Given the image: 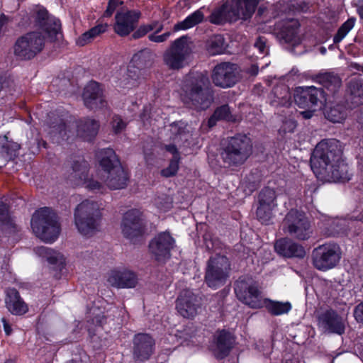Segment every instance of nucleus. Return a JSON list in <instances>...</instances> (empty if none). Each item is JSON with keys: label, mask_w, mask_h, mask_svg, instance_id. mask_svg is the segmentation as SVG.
I'll list each match as a JSON object with an SVG mask.
<instances>
[{"label": "nucleus", "mask_w": 363, "mask_h": 363, "mask_svg": "<svg viewBox=\"0 0 363 363\" xmlns=\"http://www.w3.org/2000/svg\"><path fill=\"white\" fill-rule=\"evenodd\" d=\"M341 143L336 139L323 140L317 144L311 157V167L316 177L329 182L350 180L349 167L342 160Z\"/></svg>", "instance_id": "obj_1"}, {"label": "nucleus", "mask_w": 363, "mask_h": 363, "mask_svg": "<svg viewBox=\"0 0 363 363\" xmlns=\"http://www.w3.org/2000/svg\"><path fill=\"white\" fill-rule=\"evenodd\" d=\"M181 99L184 104L197 111H205L213 101L208 77L203 72H190L182 83Z\"/></svg>", "instance_id": "obj_2"}, {"label": "nucleus", "mask_w": 363, "mask_h": 363, "mask_svg": "<svg viewBox=\"0 0 363 363\" xmlns=\"http://www.w3.org/2000/svg\"><path fill=\"white\" fill-rule=\"evenodd\" d=\"M252 153L251 139L246 135L238 133L227 138L222 143L220 157L228 167H238L247 160Z\"/></svg>", "instance_id": "obj_3"}, {"label": "nucleus", "mask_w": 363, "mask_h": 363, "mask_svg": "<svg viewBox=\"0 0 363 363\" xmlns=\"http://www.w3.org/2000/svg\"><path fill=\"white\" fill-rule=\"evenodd\" d=\"M257 4L258 0H233L230 5L225 3L214 9L208 18V21L222 25L239 19L247 20L254 13Z\"/></svg>", "instance_id": "obj_4"}, {"label": "nucleus", "mask_w": 363, "mask_h": 363, "mask_svg": "<svg viewBox=\"0 0 363 363\" xmlns=\"http://www.w3.org/2000/svg\"><path fill=\"white\" fill-rule=\"evenodd\" d=\"M99 164L106 173L105 183L111 189H122L127 186L128 174L121 165L115 151L104 148L98 153Z\"/></svg>", "instance_id": "obj_5"}, {"label": "nucleus", "mask_w": 363, "mask_h": 363, "mask_svg": "<svg viewBox=\"0 0 363 363\" xmlns=\"http://www.w3.org/2000/svg\"><path fill=\"white\" fill-rule=\"evenodd\" d=\"M101 219L99 205L93 200H84L74 209V223L78 231L83 235L91 236L99 231Z\"/></svg>", "instance_id": "obj_6"}, {"label": "nucleus", "mask_w": 363, "mask_h": 363, "mask_svg": "<svg viewBox=\"0 0 363 363\" xmlns=\"http://www.w3.org/2000/svg\"><path fill=\"white\" fill-rule=\"evenodd\" d=\"M31 228L35 235L45 242H54L60 233L57 216L48 207L42 208L33 213Z\"/></svg>", "instance_id": "obj_7"}, {"label": "nucleus", "mask_w": 363, "mask_h": 363, "mask_svg": "<svg viewBox=\"0 0 363 363\" xmlns=\"http://www.w3.org/2000/svg\"><path fill=\"white\" fill-rule=\"evenodd\" d=\"M46 43V37L40 31L28 32L18 37L13 45V54L21 60H30L40 53Z\"/></svg>", "instance_id": "obj_8"}, {"label": "nucleus", "mask_w": 363, "mask_h": 363, "mask_svg": "<svg viewBox=\"0 0 363 363\" xmlns=\"http://www.w3.org/2000/svg\"><path fill=\"white\" fill-rule=\"evenodd\" d=\"M230 269V262L226 256L220 254L211 256L206 264L204 282L208 287L216 289L225 284Z\"/></svg>", "instance_id": "obj_9"}, {"label": "nucleus", "mask_w": 363, "mask_h": 363, "mask_svg": "<svg viewBox=\"0 0 363 363\" xmlns=\"http://www.w3.org/2000/svg\"><path fill=\"white\" fill-rule=\"evenodd\" d=\"M193 43L188 35H183L172 42L163 55L164 64L169 69L179 70L187 64V59L192 52Z\"/></svg>", "instance_id": "obj_10"}, {"label": "nucleus", "mask_w": 363, "mask_h": 363, "mask_svg": "<svg viewBox=\"0 0 363 363\" xmlns=\"http://www.w3.org/2000/svg\"><path fill=\"white\" fill-rule=\"evenodd\" d=\"M283 230L298 240H308L312 235L311 223L305 213L291 209L282 222Z\"/></svg>", "instance_id": "obj_11"}, {"label": "nucleus", "mask_w": 363, "mask_h": 363, "mask_svg": "<svg viewBox=\"0 0 363 363\" xmlns=\"http://www.w3.org/2000/svg\"><path fill=\"white\" fill-rule=\"evenodd\" d=\"M341 259V249L334 242H327L314 248L311 254L312 264L322 272L335 267Z\"/></svg>", "instance_id": "obj_12"}, {"label": "nucleus", "mask_w": 363, "mask_h": 363, "mask_svg": "<svg viewBox=\"0 0 363 363\" xmlns=\"http://www.w3.org/2000/svg\"><path fill=\"white\" fill-rule=\"evenodd\" d=\"M235 293L238 298L251 308H258L263 306L264 301L257 283L251 277H242L235 282Z\"/></svg>", "instance_id": "obj_13"}, {"label": "nucleus", "mask_w": 363, "mask_h": 363, "mask_svg": "<svg viewBox=\"0 0 363 363\" xmlns=\"http://www.w3.org/2000/svg\"><path fill=\"white\" fill-rule=\"evenodd\" d=\"M31 18L34 26L41 29V32L51 41L59 40L62 38L60 20L50 15L43 6H37L33 9Z\"/></svg>", "instance_id": "obj_14"}, {"label": "nucleus", "mask_w": 363, "mask_h": 363, "mask_svg": "<svg viewBox=\"0 0 363 363\" xmlns=\"http://www.w3.org/2000/svg\"><path fill=\"white\" fill-rule=\"evenodd\" d=\"M211 79L216 86L222 89L233 87L240 79L239 67L230 62H220L214 67Z\"/></svg>", "instance_id": "obj_15"}, {"label": "nucleus", "mask_w": 363, "mask_h": 363, "mask_svg": "<svg viewBox=\"0 0 363 363\" xmlns=\"http://www.w3.org/2000/svg\"><path fill=\"white\" fill-rule=\"evenodd\" d=\"M145 223L142 213L137 209L128 211L123 216L121 229L122 233L127 239L134 241L141 237L145 233Z\"/></svg>", "instance_id": "obj_16"}, {"label": "nucleus", "mask_w": 363, "mask_h": 363, "mask_svg": "<svg viewBox=\"0 0 363 363\" xmlns=\"http://www.w3.org/2000/svg\"><path fill=\"white\" fill-rule=\"evenodd\" d=\"M257 203V218L262 223L268 224L273 217V211L277 206L274 189L268 186L263 188L258 194Z\"/></svg>", "instance_id": "obj_17"}, {"label": "nucleus", "mask_w": 363, "mask_h": 363, "mask_svg": "<svg viewBox=\"0 0 363 363\" xmlns=\"http://www.w3.org/2000/svg\"><path fill=\"white\" fill-rule=\"evenodd\" d=\"M132 343L133 359L135 362H144L148 360L154 352L155 340L147 333L135 335Z\"/></svg>", "instance_id": "obj_18"}, {"label": "nucleus", "mask_w": 363, "mask_h": 363, "mask_svg": "<svg viewBox=\"0 0 363 363\" xmlns=\"http://www.w3.org/2000/svg\"><path fill=\"white\" fill-rule=\"evenodd\" d=\"M175 240L167 232L155 236L149 243L150 253L157 261H164L170 257L171 250L174 248Z\"/></svg>", "instance_id": "obj_19"}, {"label": "nucleus", "mask_w": 363, "mask_h": 363, "mask_svg": "<svg viewBox=\"0 0 363 363\" xmlns=\"http://www.w3.org/2000/svg\"><path fill=\"white\" fill-rule=\"evenodd\" d=\"M325 94L322 88L307 86L296 91L294 101L300 108L311 109L323 104L325 100Z\"/></svg>", "instance_id": "obj_20"}, {"label": "nucleus", "mask_w": 363, "mask_h": 363, "mask_svg": "<svg viewBox=\"0 0 363 363\" xmlns=\"http://www.w3.org/2000/svg\"><path fill=\"white\" fill-rule=\"evenodd\" d=\"M318 325L325 333L342 335L345 324L342 316L333 309H328L318 317Z\"/></svg>", "instance_id": "obj_21"}, {"label": "nucleus", "mask_w": 363, "mask_h": 363, "mask_svg": "<svg viewBox=\"0 0 363 363\" xmlns=\"http://www.w3.org/2000/svg\"><path fill=\"white\" fill-rule=\"evenodd\" d=\"M82 98L89 109L104 108L107 106L103 89L96 82L91 81L84 87Z\"/></svg>", "instance_id": "obj_22"}, {"label": "nucleus", "mask_w": 363, "mask_h": 363, "mask_svg": "<svg viewBox=\"0 0 363 363\" xmlns=\"http://www.w3.org/2000/svg\"><path fill=\"white\" fill-rule=\"evenodd\" d=\"M140 12L135 10L117 12L115 16V32L121 36H125L136 28Z\"/></svg>", "instance_id": "obj_23"}, {"label": "nucleus", "mask_w": 363, "mask_h": 363, "mask_svg": "<svg viewBox=\"0 0 363 363\" xmlns=\"http://www.w3.org/2000/svg\"><path fill=\"white\" fill-rule=\"evenodd\" d=\"M176 308L184 318H193L199 308L198 298L191 290H184L177 299Z\"/></svg>", "instance_id": "obj_24"}, {"label": "nucleus", "mask_w": 363, "mask_h": 363, "mask_svg": "<svg viewBox=\"0 0 363 363\" xmlns=\"http://www.w3.org/2000/svg\"><path fill=\"white\" fill-rule=\"evenodd\" d=\"M107 281L112 286L118 289H131L137 286L138 278L131 270L115 269L110 272Z\"/></svg>", "instance_id": "obj_25"}, {"label": "nucleus", "mask_w": 363, "mask_h": 363, "mask_svg": "<svg viewBox=\"0 0 363 363\" xmlns=\"http://www.w3.org/2000/svg\"><path fill=\"white\" fill-rule=\"evenodd\" d=\"M214 355L217 359H222L226 357L233 348L235 337L226 330H218L214 335Z\"/></svg>", "instance_id": "obj_26"}, {"label": "nucleus", "mask_w": 363, "mask_h": 363, "mask_svg": "<svg viewBox=\"0 0 363 363\" xmlns=\"http://www.w3.org/2000/svg\"><path fill=\"white\" fill-rule=\"evenodd\" d=\"M274 249L279 255L287 258L302 259L306 255L304 247L288 238L277 240L274 244Z\"/></svg>", "instance_id": "obj_27"}, {"label": "nucleus", "mask_w": 363, "mask_h": 363, "mask_svg": "<svg viewBox=\"0 0 363 363\" xmlns=\"http://www.w3.org/2000/svg\"><path fill=\"white\" fill-rule=\"evenodd\" d=\"M89 164L82 158L74 160L67 179L73 185H79L88 179Z\"/></svg>", "instance_id": "obj_28"}, {"label": "nucleus", "mask_w": 363, "mask_h": 363, "mask_svg": "<svg viewBox=\"0 0 363 363\" xmlns=\"http://www.w3.org/2000/svg\"><path fill=\"white\" fill-rule=\"evenodd\" d=\"M5 303L8 310L14 315H23L28 311V306L21 298L18 291L14 288L6 290Z\"/></svg>", "instance_id": "obj_29"}, {"label": "nucleus", "mask_w": 363, "mask_h": 363, "mask_svg": "<svg viewBox=\"0 0 363 363\" xmlns=\"http://www.w3.org/2000/svg\"><path fill=\"white\" fill-rule=\"evenodd\" d=\"M99 123L95 119L84 118L80 119L77 124V136L86 141L92 140L97 135Z\"/></svg>", "instance_id": "obj_30"}, {"label": "nucleus", "mask_w": 363, "mask_h": 363, "mask_svg": "<svg viewBox=\"0 0 363 363\" xmlns=\"http://www.w3.org/2000/svg\"><path fill=\"white\" fill-rule=\"evenodd\" d=\"M269 104L272 106H289L291 104V94L289 87L284 84L275 86L269 94Z\"/></svg>", "instance_id": "obj_31"}, {"label": "nucleus", "mask_w": 363, "mask_h": 363, "mask_svg": "<svg viewBox=\"0 0 363 363\" xmlns=\"http://www.w3.org/2000/svg\"><path fill=\"white\" fill-rule=\"evenodd\" d=\"M37 253L46 258L54 270L62 271L65 266V260L63 255L47 247L41 246L37 249Z\"/></svg>", "instance_id": "obj_32"}, {"label": "nucleus", "mask_w": 363, "mask_h": 363, "mask_svg": "<svg viewBox=\"0 0 363 363\" xmlns=\"http://www.w3.org/2000/svg\"><path fill=\"white\" fill-rule=\"evenodd\" d=\"M299 23L296 20L291 19L284 22L277 33L278 38L285 43L296 42Z\"/></svg>", "instance_id": "obj_33"}, {"label": "nucleus", "mask_w": 363, "mask_h": 363, "mask_svg": "<svg viewBox=\"0 0 363 363\" xmlns=\"http://www.w3.org/2000/svg\"><path fill=\"white\" fill-rule=\"evenodd\" d=\"M317 81L333 95L338 91L342 85L341 79L333 72L319 74Z\"/></svg>", "instance_id": "obj_34"}, {"label": "nucleus", "mask_w": 363, "mask_h": 363, "mask_svg": "<svg viewBox=\"0 0 363 363\" xmlns=\"http://www.w3.org/2000/svg\"><path fill=\"white\" fill-rule=\"evenodd\" d=\"M155 56L150 49L141 50L133 55L131 63L143 71L152 66Z\"/></svg>", "instance_id": "obj_35"}, {"label": "nucleus", "mask_w": 363, "mask_h": 363, "mask_svg": "<svg viewBox=\"0 0 363 363\" xmlns=\"http://www.w3.org/2000/svg\"><path fill=\"white\" fill-rule=\"evenodd\" d=\"M218 121L228 122H235L236 121V117L232 113L228 104L220 106L215 109L213 113L208 121V125L210 128H212Z\"/></svg>", "instance_id": "obj_36"}, {"label": "nucleus", "mask_w": 363, "mask_h": 363, "mask_svg": "<svg viewBox=\"0 0 363 363\" xmlns=\"http://www.w3.org/2000/svg\"><path fill=\"white\" fill-rule=\"evenodd\" d=\"M204 20V14L201 9L195 11L188 16L184 21L178 22L174 26V31L187 30L202 23Z\"/></svg>", "instance_id": "obj_37"}, {"label": "nucleus", "mask_w": 363, "mask_h": 363, "mask_svg": "<svg viewBox=\"0 0 363 363\" xmlns=\"http://www.w3.org/2000/svg\"><path fill=\"white\" fill-rule=\"evenodd\" d=\"M350 96L348 100L354 106L363 104V82L359 79H352L348 85Z\"/></svg>", "instance_id": "obj_38"}, {"label": "nucleus", "mask_w": 363, "mask_h": 363, "mask_svg": "<svg viewBox=\"0 0 363 363\" xmlns=\"http://www.w3.org/2000/svg\"><path fill=\"white\" fill-rule=\"evenodd\" d=\"M325 117L333 123H341L347 116V108L344 104H337L326 108Z\"/></svg>", "instance_id": "obj_39"}, {"label": "nucleus", "mask_w": 363, "mask_h": 363, "mask_svg": "<svg viewBox=\"0 0 363 363\" xmlns=\"http://www.w3.org/2000/svg\"><path fill=\"white\" fill-rule=\"evenodd\" d=\"M107 24H99L81 35L77 40V44L84 46L106 30Z\"/></svg>", "instance_id": "obj_40"}, {"label": "nucleus", "mask_w": 363, "mask_h": 363, "mask_svg": "<svg viewBox=\"0 0 363 363\" xmlns=\"http://www.w3.org/2000/svg\"><path fill=\"white\" fill-rule=\"evenodd\" d=\"M206 46L211 55L221 54L225 49V39L222 35H214L208 39Z\"/></svg>", "instance_id": "obj_41"}, {"label": "nucleus", "mask_w": 363, "mask_h": 363, "mask_svg": "<svg viewBox=\"0 0 363 363\" xmlns=\"http://www.w3.org/2000/svg\"><path fill=\"white\" fill-rule=\"evenodd\" d=\"M268 311L274 315H280L289 312L291 304L289 302L269 301L266 305Z\"/></svg>", "instance_id": "obj_42"}, {"label": "nucleus", "mask_w": 363, "mask_h": 363, "mask_svg": "<svg viewBox=\"0 0 363 363\" xmlns=\"http://www.w3.org/2000/svg\"><path fill=\"white\" fill-rule=\"evenodd\" d=\"M355 18H350L338 28L337 33L334 35L333 43H339L354 26Z\"/></svg>", "instance_id": "obj_43"}, {"label": "nucleus", "mask_w": 363, "mask_h": 363, "mask_svg": "<svg viewBox=\"0 0 363 363\" xmlns=\"http://www.w3.org/2000/svg\"><path fill=\"white\" fill-rule=\"evenodd\" d=\"M66 128L67 126L63 120L57 118L50 124V133L54 136L58 134L62 139H67L69 136L67 135Z\"/></svg>", "instance_id": "obj_44"}, {"label": "nucleus", "mask_w": 363, "mask_h": 363, "mask_svg": "<svg viewBox=\"0 0 363 363\" xmlns=\"http://www.w3.org/2000/svg\"><path fill=\"white\" fill-rule=\"evenodd\" d=\"M20 145L16 143H7L2 145L1 154L6 160H12L17 155Z\"/></svg>", "instance_id": "obj_45"}, {"label": "nucleus", "mask_w": 363, "mask_h": 363, "mask_svg": "<svg viewBox=\"0 0 363 363\" xmlns=\"http://www.w3.org/2000/svg\"><path fill=\"white\" fill-rule=\"evenodd\" d=\"M179 160L180 157H172L169 166L161 171L162 175L165 177H170L175 175L179 169Z\"/></svg>", "instance_id": "obj_46"}, {"label": "nucleus", "mask_w": 363, "mask_h": 363, "mask_svg": "<svg viewBox=\"0 0 363 363\" xmlns=\"http://www.w3.org/2000/svg\"><path fill=\"white\" fill-rule=\"evenodd\" d=\"M155 203L156 206L163 211H167L172 207V199L166 195L158 196Z\"/></svg>", "instance_id": "obj_47"}, {"label": "nucleus", "mask_w": 363, "mask_h": 363, "mask_svg": "<svg viewBox=\"0 0 363 363\" xmlns=\"http://www.w3.org/2000/svg\"><path fill=\"white\" fill-rule=\"evenodd\" d=\"M11 225V221L9 214V208L4 202L0 201V227Z\"/></svg>", "instance_id": "obj_48"}, {"label": "nucleus", "mask_w": 363, "mask_h": 363, "mask_svg": "<svg viewBox=\"0 0 363 363\" xmlns=\"http://www.w3.org/2000/svg\"><path fill=\"white\" fill-rule=\"evenodd\" d=\"M296 127V122L292 118H285L282 125L279 129V133L281 135H285L288 133H293Z\"/></svg>", "instance_id": "obj_49"}, {"label": "nucleus", "mask_w": 363, "mask_h": 363, "mask_svg": "<svg viewBox=\"0 0 363 363\" xmlns=\"http://www.w3.org/2000/svg\"><path fill=\"white\" fill-rule=\"evenodd\" d=\"M203 239L206 247L209 251H216L221 247V242L220 240L216 238H213L211 235H205Z\"/></svg>", "instance_id": "obj_50"}, {"label": "nucleus", "mask_w": 363, "mask_h": 363, "mask_svg": "<svg viewBox=\"0 0 363 363\" xmlns=\"http://www.w3.org/2000/svg\"><path fill=\"white\" fill-rule=\"evenodd\" d=\"M142 70L135 67L134 65L131 63L128 67L127 69V79L133 81L132 85H134L135 82L138 80L142 75Z\"/></svg>", "instance_id": "obj_51"}, {"label": "nucleus", "mask_w": 363, "mask_h": 363, "mask_svg": "<svg viewBox=\"0 0 363 363\" xmlns=\"http://www.w3.org/2000/svg\"><path fill=\"white\" fill-rule=\"evenodd\" d=\"M111 124L113 130L116 134L122 132L126 126L125 123L118 116H113Z\"/></svg>", "instance_id": "obj_52"}, {"label": "nucleus", "mask_w": 363, "mask_h": 363, "mask_svg": "<svg viewBox=\"0 0 363 363\" xmlns=\"http://www.w3.org/2000/svg\"><path fill=\"white\" fill-rule=\"evenodd\" d=\"M170 132L175 137L180 136L186 133V127L182 123H173L170 125Z\"/></svg>", "instance_id": "obj_53"}, {"label": "nucleus", "mask_w": 363, "mask_h": 363, "mask_svg": "<svg viewBox=\"0 0 363 363\" xmlns=\"http://www.w3.org/2000/svg\"><path fill=\"white\" fill-rule=\"evenodd\" d=\"M123 1L121 0H109L107 8L104 11V16L110 17L119 5H122Z\"/></svg>", "instance_id": "obj_54"}, {"label": "nucleus", "mask_w": 363, "mask_h": 363, "mask_svg": "<svg viewBox=\"0 0 363 363\" xmlns=\"http://www.w3.org/2000/svg\"><path fill=\"white\" fill-rule=\"evenodd\" d=\"M267 40L263 36H259L257 38L255 43V47L258 49L260 53L267 54L268 48L266 45Z\"/></svg>", "instance_id": "obj_55"}, {"label": "nucleus", "mask_w": 363, "mask_h": 363, "mask_svg": "<svg viewBox=\"0 0 363 363\" xmlns=\"http://www.w3.org/2000/svg\"><path fill=\"white\" fill-rule=\"evenodd\" d=\"M157 33L150 34L148 36V38L150 41L155 43H163L166 41L168 38L171 35L170 32H166L162 35H157Z\"/></svg>", "instance_id": "obj_56"}, {"label": "nucleus", "mask_w": 363, "mask_h": 363, "mask_svg": "<svg viewBox=\"0 0 363 363\" xmlns=\"http://www.w3.org/2000/svg\"><path fill=\"white\" fill-rule=\"evenodd\" d=\"M151 31V28L150 26H147V25H143L140 26L138 30H136L132 37L134 39H138L140 38H142L143 36L145 35L147 33Z\"/></svg>", "instance_id": "obj_57"}, {"label": "nucleus", "mask_w": 363, "mask_h": 363, "mask_svg": "<svg viewBox=\"0 0 363 363\" xmlns=\"http://www.w3.org/2000/svg\"><path fill=\"white\" fill-rule=\"evenodd\" d=\"M354 316L358 323H363V302L355 306Z\"/></svg>", "instance_id": "obj_58"}, {"label": "nucleus", "mask_w": 363, "mask_h": 363, "mask_svg": "<svg viewBox=\"0 0 363 363\" xmlns=\"http://www.w3.org/2000/svg\"><path fill=\"white\" fill-rule=\"evenodd\" d=\"M83 183L86 184V188L92 191L99 190L102 186L100 182L95 181L94 179H86Z\"/></svg>", "instance_id": "obj_59"}, {"label": "nucleus", "mask_w": 363, "mask_h": 363, "mask_svg": "<svg viewBox=\"0 0 363 363\" xmlns=\"http://www.w3.org/2000/svg\"><path fill=\"white\" fill-rule=\"evenodd\" d=\"M245 72L250 76L255 77L259 72V67L257 65L252 64L249 67L245 68Z\"/></svg>", "instance_id": "obj_60"}, {"label": "nucleus", "mask_w": 363, "mask_h": 363, "mask_svg": "<svg viewBox=\"0 0 363 363\" xmlns=\"http://www.w3.org/2000/svg\"><path fill=\"white\" fill-rule=\"evenodd\" d=\"M147 26H150L151 28V31L155 30V33H158L163 30V25L159 23L157 21H155L150 24H147Z\"/></svg>", "instance_id": "obj_61"}, {"label": "nucleus", "mask_w": 363, "mask_h": 363, "mask_svg": "<svg viewBox=\"0 0 363 363\" xmlns=\"http://www.w3.org/2000/svg\"><path fill=\"white\" fill-rule=\"evenodd\" d=\"M165 149L167 152L172 154V155H173L172 157H176V156L180 157L179 152L176 145H166Z\"/></svg>", "instance_id": "obj_62"}, {"label": "nucleus", "mask_w": 363, "mask_h": 363, "mask_svg": "<svg viewBox=\"0 0 363 363\" xmlns=\"http://www.w3.org/2000/svg\"><path fill=\"white\" fill-rule=\"evenodd\" d=\"M93 323L96 324V325L102 326V325L106 322V318L104 315H97L92 319Z\"/></svg>", "instance_id": "obj_63"}, {"label": "nucleus", "mask_w": 363, "mask_h": 363, "mask_svg": "<svg viewBox=\"0 0 363 363\" xmlns=\"http://www.w3.org/2000/svg\"><path fill=\"white\" fill-rule=\"evenodd\" d=\"M357 123L358 124L359 129L363 130V109L359 111Z\"/></svg>", "instance_id": "obj_64"}]
</instances>
